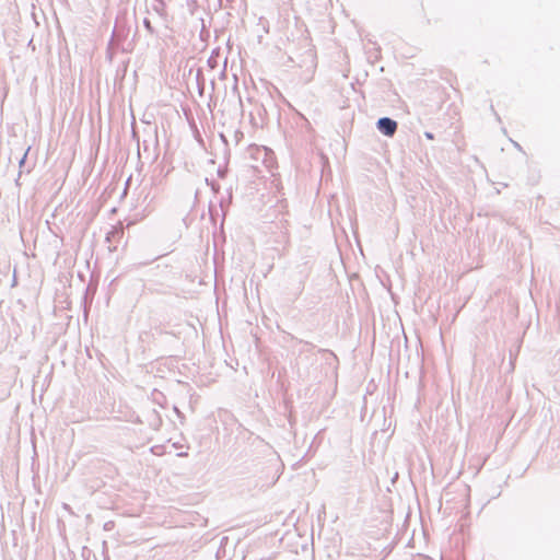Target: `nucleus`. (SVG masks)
Instances as JSON below:
<instances>
[{
    "label": "nucleus",
    "mask_w": 560,
    "mask_h": 560,
    "mask_svg": "<svg viewBox=\"0 0 560 560\" xmlns=\"http://www.w3.org/2000/svg\"><path fill=\"white\" fill-rule=\"evenodd\" d=\"M376 128L382 135L393 137L397 131L398 124L389 117H381L376 121Z\"/></svg>",
    "instance_id": "nucleus-2"
},
{
    "label": "nucleus",
    "mask_w": 560,
    "mask_h": 560,
    "mask_svg": "<svg viewBox=\"0 0 560 560\" xmlns=\"http://www.w3.org/2000/svg\"><path fill=\"white\" fill-rule=\"evenodd\" d=\"M291 59L295 61L300 68H304V80L310 81L317 67V60L314 50L307 49L304 56L298 57V60L294 58Z\"/></svg>",
    "instance_id": "nucleus-1"
},
{
    "label": "nucleus",
    "mask_w": 560,
    "mask_h": 560,
    "mask_svg": "<svg viewBox=\"0 0 560 560\" xmlns=\"http://www.w3.org/2000/svg\"><path fill=\"white\" fill-rule=\"evenodd\" d=\"M122 234H124L122 229H113V230L107 234L106 240H107L108 242H110L112 237L122 236Z\"/></svg>",
    "instance_id": "nucleus-4"
},
{
    "label": "nucleus",
    "mask_w": 560,
    "mask_h": 560,
    "mask_svg": "<svg viewBox=\"0 0 560 560\" xmlns=\"http://www.w3.org/2000/svg\"><path fill=\"white\" fill-rule=\"evenodd\" d=\"M424 136H425V138H427V139H430V140L434 139V136H433V133H432V132L427 131V132L424 133Z\"/></svg>",
    "instance_id": "nucleus-8"
},
{
    "label": "nucleus",
    "mask_w": 560,
    "mask_h": 560,
    "mask_svg": "<svg viewBox=\"0 0 560 560\" xmlns=\"http://www.w3.org/2000/svg\"><path fill=\"white\" fill-rule=\"evenodd\" d=\"M179 456H187V453H179Z\"/></svg>",
    "instance_id": "nucleus-11"
},
{
    "label": "nucleus",
    "mask_w": 560,
    "mask_h": 560,
    "mask_svg": "<svg viewBox=\"0 0 560 560\" xmlns=\"http://www.w3.org/2000/svg\"><path fill=\"white\" fill-rule=\"evenodd\" d=\"M242 137H243V133H242V132H240V131H236V132H235L236 141H238V140H240V138H242Z\"/></svg>",
    "instance_id": "nucleus-9"
},
{
    "label": "nucleus",
    "mask_w": 560,
    "mask_h": 560,
    "mask_svg": "<svg viewBox=\"0 0 560 560\" xmlns=\"http://www.w3.org/2000/svg\"><path fill=\"white\" fill-rule=\"evenodd\" d=\"M147 421L153 430H159L162 425V418L155 409L149 411Z\"/></svg>",
    "instance_id": "nucleus-3"
},
{
    "label": "nucleus",
    "mask_w": 560,
    "mask_h": 560,
    "mask_svg": "<svg viewBox=\"0 0 560 560\" xmlns=\"http://www.w3.org/2000/svg\"><path fill=\"white\" fill-rule=\"evenodd\" d=\"M30 149L26 150V152L24 153V155L22 156V159L20 160L19 164H20V167H22L25 163V160H26V156H27V152H28Z\"/></svg>",
    "instance_id": "nucleus-7"
},
{
    "label": "nucleus",
    "mask_w": 560,
    "mask_h": 560,
    "mask_svg": "<svg viewBox=\"0 0 560 560\" xmlns=\"http://www.w3.org/2000/svg\"><path fill=\"white\" fill-rule=\"evenodd\" d=\"M143 25H144V27L147 28V31H148L150 34H153V33H154V28H153V26H152V24H151V22H150V20H149L148 18H145V19L143 20Z\"/></svg>",
    "instance_id": "nucleus-5"
},
{
    "label": "nucleus",
    "mask_w": 560,
    "mask_h": 560,
    "mask_svg": "<svg viewBox=\"0 0 560 560\" xmlns=\"http://www.w3.org/2000/svg\"><path fill=\"white\" fill-rule=\"evenodd\" d=\"M299 343L303 346V348L301 349V352L314 348L313 345L305 342L303 340H299Z\"/></svg>",
    "instance_id": "nucleus-6"
},
{
    "label": "nucleus",
    "mask_w": 560,
    "mask_h": 560,
    "mask_svg": "<svg viewBox=\"0 0 560 560\" xmlns=\"http://www.w3.org/2000/svg\"><path fill=\"white\" fill-rule=\"evenodd\" d=\"M218 174H219L220 177H224V172L223 171H219Z\"/></svg>",
    "instance_id": "nucleus-10"
}]
</instances>
